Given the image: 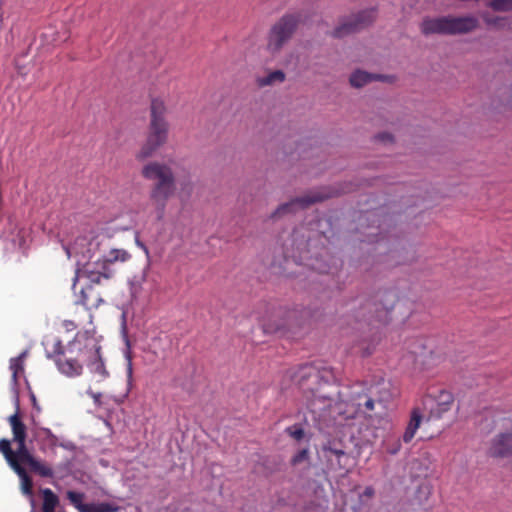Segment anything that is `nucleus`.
Instances as JSON below:
<instances>
[{"label": "nucleus", "mask_w": 512, "mask_h": 512, "mask_svg": "<svg viewBox=\"0 0 512 512\" xmlns=\"http://www.w3.org/2000/svg\"><path fill=\"white\" fill-rule=\"evenodd\" d=\"M42 494H43V506H42L43 512H55V508L59 503L58 497L49 488L43 489Z\"/></svg>", "instance_id": "26"}, {"label": "nucleus", "mask_w": 512, "mask_h": 512, "mask_svg": "<svg viewBox=\"0 0 512 512\" xmlns=\"http://www.w3.org/2000/svg\"><path fill=\"white\" fill-rule=\"evenodd\" d=\"M363 495L366 497H372L374 495V489L371 486L366 487Z\"/></svg>", "instance_id": "40"}, {"label": "nucleus", "mask_w": 512, "mask_h": 512, "mask_svg": "<svg viewBox=\"0 0 512 512\" xmlns=\"http://www.w3.org/2000/svg\"><path fill=\"white\" fill-rule=\"evenodd\" d=\"M136 244L145 252L147 256L149 255L148 248L138 238H136Z\"/></svg>", "instance_id": "41"}, {"label": "nucleus", "mask_w": 512, "mask_h": 512, "mask_svg": "<svg viewBox=\"0 0 512 512\" xmlns=\"http://www.w3.org/2000/svg\"><path fill=\"white\" fill-rule=\"evenodd\" d=\"M8 421L12 429L13 441L15 443L26 441V427L20 420L18 410L9 417Z\"/></svg>", "instance_id": "21"}, {"label": "nucleus", "mask_w": 512, "mask_h": 512, "mask_svg": "<svg viewBox=\"0 0 512 512\" xmlns=\"http://www.w3.org/2000/svg\"><path fill=\"white\" fill-rule=\"evenodd\" d=\"M12 470L18 475L21 483V491L24 495L32 498L33 496V483L31 478L29 477L27 471L22 465H17L13 463Z\"/></svg>", "instance_id": "20"}, {"label": "nucleus", "mask_w": 512, "mask_h": 512, "mask_svg": "<svg viewBox=\"0 0 512 512\" xmlns=\"http://www.w3.org/2000/svg\"><path fill=\"white\" fill-rule=\"evenodd\" d=\"M127 359H128L127 376H128L129 379H131L132 378L133 369H132V362H131V358H130L129 354H127Z\"/></svg>", "instance_id": "39"}, {"label": "nucleus", "mask_w": 512, "mask_h": 512, "mask_svg": "<svg viewBox=\"0 0 512 512\" xmlns=\"http://www.w3.org/2000/svg\"><path fill=\"white\" fill-rule=\"evenodd\" d=\"M64 326L66 327L67 330H72L76 328L73 321H64Z\"/></svg>", "instance_id": "42"}, {"label": "nucleus", "mask_w": 512, "mask_h": 512, "mask_svg": "<svg viewBox=\"0 0 512 512\" xmlns=\"http://www.w3.org/2000/svg\"><path fill=\"white\" fill-rule=\"evenodd\" d=\"M100 349V346L92 344L87 354V358H89V361L87 362V368L92 376V381L95 383H101L110 376L108 370L106 369L104 360L100 354Z\"/></svg>", "instance_id": "13"}, {"label": "nucleus", "mask_w": 512, "mask_h": 512, "mask_svg": "<svg viewBox=\"0 0 512 512\" xmlns=\"http://www.w3.org/2000/svg\"><path fill=\"white\" fill-rule=\"evenodd\" d=\"M63 249L65 250L68 258H76L77 270L74 277L73 289H76V282L80 276L83 275L84 266L86 264H92L91 258L93 256L92 250L94 247L93 242L85 235H79L76 237L73 243H63Z\"/></svg>", "instance_id": "7"}, {"label": "nucleus", "mask_w": 512, "mask_h": 512, "mask_svg": "<svg viewBox=\"0 0 512 512\" xmlns=\"http://www.w3.org/2000/svg\"><path fill=\"white\" fill-rule=\"evenodd\" d=\"M387 79V76L371 74L363 70H356L351 74L349 82L351 86L355 88H361L372 81H387Z\"/></svg>", "instance_id": "15"}, {"label": "nucleus", "mask_w": 512, "mask_h": 512, "mask_svg": "<svg viewBox=\"0 0 512 512\" xmlns=\"http://www.w3.org/2000/svg\"><path fill=\"white\" fill-rule=\"evenodd\" d=\"M489 452L494 457L512 456V431L496 435L491 441Z\"/></svg>", "instance_id": "14"}, {"label": "nucleus", "mask_w": 512, "mask_h": 512, "mask_svg": "<svg viewBox=\"0 0 512 512\" xmlns=\"http://www.w3.org/2000/svg\"><path fill=\"white\" fill-rule=\"evenodd\" d=\"M160 146H162V145L157 144L156 141H154L150 138H147L145 144L136 153L135 157L137 160L143 161V160L151 157Z\"/></svg>", "instance_id": "25"}, {"label": "nucleus", "mask_w": 512, "mask_h": 512, "mask_svg": "<svg viewBox=\"0 0 512 512\" xmlns=\"http://www.w3.org/2000/svg\"><path fill=\"white\" fill-rule=\"evenodd\" d=\"M28 465L33 472L41 477L51 478L54 476L53 469L48 464L35 457L28 463Z\"/></svg>", "instance_id": "23"}, {"label": "nucleus", "mask_w": 512, "mask_h": 512, "mask_svg": "<svg viewBox=\"0 0 512 512\" xmlns=\"http://www.w3.org/2000/svg\"><path fill=\"white\" fill-rule=\"evenodd\" d=\"M86 393L91 396L96 406L101 405L102 394L100 392H94L91 388L87 389Z\"/></svg>", "instance_id": "37"}, {"label": "nucleus", "mask_w": 512, "mask_h": 512, "mask_svg": "<svg viewBox=\"0 0 512 512\" xmlns=\"http://www.w3.org/2000/svg\"><path fill=\"white\" fill-rule=\"evenodd\" d=\"M479 21L475 16H442L436 18H425L421 23V31L425 35L429 34H467L476 30Z\"/></svg>", "instance_id": "4"}, {"label": "nucleus", "mask_w": 512, "mask_h": 512, "mask_svg": "<svg viewBox=\"0 0 512 512\" xmlns=\"http://www.w3.org/2000/svg\"><path fill=\"white\" fill-rule=\"evenodd\" d=\"M285 432L297 441L302 440L305 434L303 428L297 425L287 427Z\"/></svg>", "instance_id": "34"}, {"label": "nucleus", "mask_w": 512, "mask_h": 512, "mask_svg": "<svg viewBox=\"0 0 512 512\" xmlns=\"http://www.w3.org/2000/svg\"><path fill=\"white\" fill-rule=\"evenodd\" d=\"M422 422V414L419 408H414L411 412L410 420L407 424V427L405 429V432L402 436V440L405 443L411 442V440L414 438L418 428L420 427V424Z\"/></svg>", "instance_id": "16"}, {"label": "nucleus", "mask_w": 512, "mask_h": 512, "mask_svg": "<svg viewBox=\"0 0 512 512\" xmlns=\"http://www.w3.org/2000/svg\"><path fill=\"white\" fill-rule=\"evenodd\" d=\"M66 496L68 498V500L70 501V503L79 511V512H83L85 507H86V504L87 503H83V500L85 498V495L84 493H81V492H76V491H67L66 493Z\"/></svg>", "instance_id": "28"}, {"label": "nucleus", "mask_w": 512, "mask_h": 512, "mask_svg": "<svg viewBox=\"0 0 512 512\" xmlns=\"http://www.w3.org/2000/svg\"><path fill=\"white\" fill-rule=\"evenodd\" d=\"M328 195L319 192H313L308 195L297 197L290 202L281 204L271 215V218H277L284 214L294 213L298 209H303L316 202L323 201Z\"/></svg>", "instance_id": "12"}, {"label": "nucleus", "mask_w": 512, "mask_h": 512, "mask_svg": "<svg viewBox=\"0 0 512 512\" xmlns=\"http://www.w3.org/2000/svg\"><path fill=\"white\" fill-rule=\"evenodd\" d=\"M323 451L325 453V457L328 460H331L332 457L334 456L339 463H340L341 458L345 455V452L343 450L335 449V448H332L330 446H325L323 448Z\"/></svg>", "instance_id": "33"}, {"label": "nucleus", "mask_w": 512, "mask_h": 512, "mask_svg": "<svg viewBox=\"0 0 512 512\" xmlns=\"http://www.w3.org/2000/svg\"><path fill=\"white\" fill-rule=\"evenodd\" d=\"M391 309H392V305L386 306L382 309H377L376 310V312H377L376 319L371 320V324L375 327L377 326V323L382 324V325L387 324L390 319L389 315H390Z\"/></svg>", "instance_id": "29"}, {"label": "nucleus", "mask_w": 512, "mask_h": 512, "mask_svg": "<svg viewBox=\"0 0 512 512\" xmlns=\"http://www.w3.org/2000/svg\"><path fill=\"white\" fill-rule=\"evenodd\" d=\"M285 80V74L281 70H275L268 73L266 76L258 77L257 84L259 87H265L274 83H282Z\"/></svg>", "instance_id": "24"}, {"label": "nucleus", "mask_w": 512, "mask_h": 512, "mask_svg": "<svg viewBox=\"0 0 512 512\" xmlns=\"http://www.w3.org/2000/svg\"><path fill=\"white\" fill-rule=\"evenodd\" d=\"M120 507L113 503H87L83 512H118Z\"/></svg>", "instance_id": "27"}, {"label": "nucleus", "mask_w": 512, "mask_h": 512, "mask_svg": "<svg viewBox=\"0 0 512 512\" xmlns=\"http://www.w3.org/2000/svg\"><path fill=\"white\" fill-rule=\"evenodd\" d=\"M309 460V450L304 448L299 450L291 459V464L293 466L300 465L302 463L308 462Z\"/></svg>", "instance_id": "32"}, {"label": "nucleus", "mask_w": 512, "mask_h": 512, "mask_svg": "<svg viewBox=\"0 0 512 512\" xmlns=\"http://www.w3.org/2000/svg\"><path fill=\"white\" fill-rule=\"evenodd\" d=\"M141 175L151 181L149 200L158 219L163 218L168 201L176 193V178L172 168L162 162L150 161L142 167Z\"/></svg>", "instance_id": "2"}, {"label": "nucleus", "mask_w": 512, "mask_h": 512, "mask_svg": "<svg viewBox=\"0 0 512 512\" xmlns=\"http://www.w3.org/2000/svg\"><path fill=\"white\" fill-rule=\"evenodd\" d=\"M27 354H28L27 350L23 351L18 357H16V359L24 363V360H25Z\"/></svg>", "instance_id": "43"}, {"label": "nucleus", "mask_w": 512, "mask_h": 512, "mask_svg": "<svg viewBox=\"0 0 512 512\" xmlns=\"http://www.w3.org/2000/svg\"><path fill=\"white\" fill-rule=\"evenodd\" d=\"M165 105L161 100L154 99L151 102V121L148 138L163 145L168 136V123L165 120Z\"/></svg>", "instance_id": "10"}, {"label": "nucleus", "mask_w": 512, "mask_h": 512, "mask_svg": "<svg viewBox=\"0 0 512 512\" xmlns=\"http://www.w3.org/2000/svg\"><path fill=\"white\" fill-rule=\"evenodd\" d=\"M481 17L488 26H493L496 28H505L507 26V18L491 17L488 13H482Z\"/></svg>", "instance_id": "31"}, {"label": "nucleus", "mask_w": 512, "mask_h": 512, "mask_svg": "<svg viewBox=\"0 0 512 512\" xmlns=\"http://www.w3.org/2000/svg\"><path fill=\"white\" fill-rule=\"evenodd\" d=\"M9 368H10V370L12 372V389H13L14 394H15L16 405L18 406V404H19L18 389H17L18 374L19 373H23V371H24V363L19 361V360H17L16 358H12L10 360Z\"/></svg>", "instance_id": "22"}, {"label": "nucleus", "mask_w": 512, "mask_h": 512, "mask_svg": "<svg viewBox=\"0 0 512 512\" xmlns=\"http://www.w3.org/2000/svg\"><path fill=\"white\" fill-rule=\"evenodd\" d=\"M376 18L374 9L362 10L356 14H352L343 18L340 23L333 29L331 35L334 38H343L353 33H357L370 26Z\"/></svg>", "instance_id": "8"}, {"label": "nucleus", "mask_w": 512, "mask_h": 512, "mask_svg": "<svg viewBox=\"0 0 512 512\" xmlns=\"http://www.w3.org/2000/svg\"><path fill=\"white\" fill-rule=\"evenodd\" d=\"M331 372L327 369L320 370L318 367L306 364L301 366L293 375L294 381L305 391L309 392L310 395L307 396L308 403L307 406L309 410L311 411V402L314 399L319 398L320 395H324L327 398H333L332 395L326 394L324 392H320L318 389L314 390V388L310 387V384H320L322 380L325 381V383L329 382V380L332 378L330 375Z\"/></svg>", "instance_id": "6"}, {"label": "nucleus", "mask_w": 512, "mask_h": 512, "mask_svg": "<svg viewBox=\"0 0 512 512\" xmlns=\"http://www.w3.org/2000/svg\"><path fill=\"white\" fill-rule=\"evenodd\" d=\"M338 400L320 395L311 402V413L319 420H337L353 418L358 413H365L374 409L375 402L364 393V387L354 385L349 392H337Z\"/></svg>", "instance_id": "1"}, {"label": "nucleus", "mask_w": 512, "mask_h": 512, "mask_svg": "<svg viewBox=\"0 0 512 512\" xmlns=\"http://www.w3.org/2000/svg\"><path fill=\"white\" fill-rule=\"evenodd\" d=\"M88 291H92V287L89 286L87 288H81L80 289V296L79 298L77 299L76 303L77 304H81V305H84V306H87L88 305V297H87V292Z\"/></svg>", "instance_id": "36"}, {"label": "nucleus", "mask_w": 512, "mask_h": 512, "mask_svg": "<svg viewBox=\"0 0 512 512\" xmlns=\"http://www.w3.org/2000/svg\"><path fill=\"white\" fill-rule=\"evenodd\" d=\"M453 403V396L451 393L446 391H441L438 399V407L439 412L443 413L450 409L451 404Z\"/></svg>", "instance_id": "30"}, {"label": "nucleus", "mask_w": 512, "mask_h": 512, "mask_svg": "<svg viewBox=\"0 0 512 512\" xmlns=\"http://www.w3.org/2000/svg\"><path fill=\"white\" fill-rule=\"evenodd\" d=\"M397 450H398V448H397V449H395V450H393V451H391V453H392V454H394V453H396V452H397Z\"/></svg>", "instance_id": "44"}, {"label": "nucleus", "mask_w": 512, "mask_h": 512, "mask_svg": "<svg viewBox=\"0 0 512 512\" xmlns=\"http://www.w3.org/2000/svg\"><path fill=\"white\" fill-rule=\"evenodd\" d=\"M130 258V253L124 249H111L92 264H86L84 266L83 275L90 283L99 284L102 279L107 280L113 276L114 271L111 269L112 264L118 262L124 263Z\"/></svg>", "instance_id": "5"}, {"label": "nucleus", "mask_w": 512, "mask_h": 512, "mask_svg": "<svg viewBox=\"0 0 512 512\" xmlns=\"http://www.w3.org/2000/svg\"><path fill=\"white\" fill-rule=\"evenodd\" d=\"M34 438L40 445V450L45 452L46 448H55L58 439L48 428H39L34 433Z\"/></svg>", "instance_id": "17"}, {"label": "nucleus", "mask_w": 512, "mask_h": 512, "mask_svg": "<svg viewBox=\"0 0 512 512\" xmlns=\"http://www.w3.org/2000/svg\"><path fill=\"white\" fill-rule=\"evenodd\" d=\"M149 265L140 272L134 274L128 281L130 294L132 298H137L143 290V285L147 281Z\"/></svg>", "instance_id": "18"}, {"label": "nucleus", "mask_w": 512, "mask_h": 512, "mask_svg": "<svg viewBox=\"0 0 512 512\" xmlns=\"http://www.w3.org/2000/svg\"><path fill=\"white\" fill-rule=\"evenodd\" d=\"M377 139L381 142L388 143L393 141V136L390 133L384 132L378 134Z\"/></svg>", "instance_id": "38"}, {"label": "nucleus", "mask_w": 512, "mask_h": 512, "mask_svg": "<svg viewBox=\"0 0 512 512\" xmlns=\"http://www.w3.org/2000/svg\"><path fill=\"white\" fill-rule=\"evenodd\" d=\"M88 344H82L76 337L69 342L66 348L63 347L61 340L56 339L51 349L46 350V357L52 359L58 371L70 378L78 377L83 372L82 361L87 358Z\"/></svg>", "instance_id": "3"}, {"label": "nucleus", "mask_w": 512, "mask_h": 512, "mask_svg": "<svg viewBox=\"0 0 512 512\" xmlns=\"http://www.w3.org/2000/svg\"><path fill=\"white\" fill-rule=\"evenodd\" d=\"M16 444V450H12L8 439L0 440V452L11 468L13 463L17 465L28 464L34 458L26 446V441L16 442Z\"/></svg>", "instance_id": "11"}, {"label": "nucleus", "mask_w": 512, "mask_h": 512, "mask_svg": "<svg viewBox=\"0 0 512 512\" xmlns=\"http://www.w3.org/2000/svg\"><path fill=\"white\" fill-rule=\"evenodd\" d=\"M327 505L326 501H319L317 503H310L309 505L305 506L303 512H326Z\"/></svg>", "instance_id": "35"}, {"label": "nucleus", "mask_w": 512, "mask_h": 512, "mask_svg": "<svg viewBox=\"0 0 512 512\" xmlns=\"http://www.w3.org/2000/svg\"><path fill=\"white\" fill-rule=\"evenodd\" d=\"M298 24L294 15H285L273 25L268 36L267 48L270 52L280 51L284 44L291 38Z\"/></svg>", "instance_id": "9"}, {"label": "nucleus", "mask_w": 512, "mask_h": 512, "mask_svg": "<svg viewBox=\"0 0 512 512\" xmlns=\"http://www.w3.org/2000/svg\"><path fill=\"white\" fill-rule=\"evenodd\" d=\"M311 267L319 273H332L337 269V259L326 253L321 255L320 258H315L311 263Z\"/></svg>", "instance_id": "19"}]
</instances>
